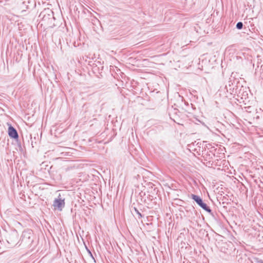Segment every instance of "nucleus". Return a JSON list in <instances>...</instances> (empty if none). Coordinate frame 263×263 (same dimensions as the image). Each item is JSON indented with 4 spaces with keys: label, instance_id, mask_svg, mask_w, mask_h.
<instances>
[{
    "label": "nucleus",
    "instance_id": "nucleus-1",
    "mask_svg": "<svg viewBox=\"0 0 263 263\" xmlns=\"http://www.w3.org/2000/svg\"><path fill=\"white\" fill-rule=\"evenodd\" d=\"M40 17L42 18V22L48 27L53 28L55 26L54 23L55 17L54 16L53 12L49 9H45L40 14Z\"/></svg>",
    "mask_w": 263,
    "mask_h": 263
},
{
    "label": "nucleus",
    "instance_id": "nucleus-2",
    "mask_svg": "<svg viewBox=\"0 0 263 263\" xmlns=\"http://www.w3.org/2000/svg\"><path fill=\"white\" fill-rule=\"evenodd\" d=\"M20 241V245L22 244L24 246L31 247L34 241L33 231L30 229L24 231L21 237Z\"/></svg>",
    "mask_w": 263,
    "mask_h": 263
},
{
    "label": "nucleus",
    "instance_id": "nucleus-3",
    "mask_svg": "<svg viewBox=\"0 0 263 263\" xmlns=\"http://www.w3.org/2000/svg\"><path fill=\"white\" fill-rule=\"evenodd\" d=\"M18 239V234L17 231L14 229L8 233L6 236V240L11 246H14Z\"/></svg>",
    "mask_w": 263,
    "mask_h": 263
},
{
    "label": "nucleus",
    "instance_id": "nucleus-4",
    "mask_svg": "<svg viewBox=\"0 0 263 263\" xmlns=\"http://www.w3.org/2000/svg\"><path fill=\"white\" fill-rule=\"evenodd\" d=\"M35 6V0H23L20 7L22 11H25L27 9H32Z\"/></svg>",
    "mask_w": 263,
    "mask_h": 263
},
{
    "label": "nucleus",
    "instance_id": "nucleus-5",
    "mask_svg": "<svg viewBox=\"0 0 263 263\" xmlns=\"http://www.w3.org/2000/svg\"><path fill=\"white\" fill-rule=\"evenodd\" d=\"M236 87L234 78H230L228 84L225 86L227 92H229L231 94H233L235 92V89Z\"/></svg>",
    "mask_w": 263,
    "mask_h": 263
},
{
    "label": "nucleus",
    "instance_id": "nucleus-6",
    "mask_svg": "<svg viewBox=\"0 0 263 263\" xmlns=\"http://www.w3.org/2000/svg\"><path fill=\"white\" fill-rule=\"evenodd\" d=\"M53 206L58 210L62 211L65 206V199L61 198L55 199L53 201Z\"/></svg>",
    "mask_w": 263,
    "mask_h": 263
},
{
    "label": "nucleus",
    "instance_id": "nucleus-7",
    "mask_svg": "<svg viewBox=\"0 0 263 263\" xmlns=\"http://www.w3.org/2000/svg\"><path fill=\"white\" fill-rule=\"evenodd\" d=\"M9 136L13 139H17L18 138V135L16 129L13 127L11 124L9 125L8 130Z\"/></svg>",
    "mask_w": 263,
    "mask_h": 263
},
{
    "label": "nucleus",
    "instance_id": "nucleus-8",
    "mask_svg": "<svg viewBox=\"0 0 263 263\" xmlns=\"http://www.w3.org/2000/svg\"><path fill=\"white\" fill-rule=\"evenodd\" d=\"M191 198L194 200L200 207L204 202L202 199L198 195L191 194Z\"/></svg>",
    "mask_w": 263,
    "mask_h": 263
},
{
    "label": "nucleus",
    "instance_id": "nucleus-9",
    "mask_svg": "<svg viewBox=\"0 0 263 263\" xmlns=\"http://www.w3.org/2000/svg\"><path fill=\"white\" fill-rule=\"evenodd\" d=\"M200 208H202L203 210H205V211H206L209 214L211 215L213 214L211 209L209 206H208V205L205 202H203L202 203V204L200 206Z\"/></svg>",
    "mask_w": 263,
    "mask_h": 263
},
{
    "label": "nucleus",
    "instance_id": "nucleus-10",
    "mask_svg": "<svg viewBox=\"0 0 263 263\" xmlns=\"http://www.w3.org/2000/svg\"><path fill=\"white\" fill-rule=\"evenodd\" d=\"M132 208L133 210H134L135 212L138 215V218L139 219H140L143 217V215L141 214V213L140 212V211L137 209L136 207H133V206H132Z\"/></svg>",
    "mask_w": 263,
    "mask_h": 263
},
{
    "label": "nucleus",
    "instance_id": "nucleus-11",
    "mask_svg": "<svg viewBox=\"0 0 263 263\" xmlns=\"http://www.w3.org/2000/svg\"><path fill=\"white\" fill-rule=\"evenodd\" d=\"M243 23L241 22H239L237 23L236 27L237 29L240 30L243 28Z\"/></svg>",
    "mask_w": 263,
    "mask_h": 263
},
{
    "label": "nucleus",
    "instance_id": "nucleus-12",
    "mask_svg": "<svg viewBox=\"0 0 263 263\" xmlns=\"http://www.w3.org/2000/svg\"><path fill=\"white\" fill-rule=\"evenodd\" d=\"M220 200H221L222 204H224V203L228 204V199L225 196H223L221 198H220Z\"/></svg>",
    "mask_w": 263,
    "mask_h": 263
},
{
    "label": "nucleus",
    "instance_id": "nucleus-13",
    "mask_svg": "<svg viewBox=\"0 0 263 263\" xmlns=\"http://www.w3.org/2000/svg\"><path fill=\"white\" fill-rule=\"evenodd\" d=\"M85 248H86V250L87 251V252H88V254L89 255V256L93 259L95 260V258L93 257V255H92V254L91 253V252L90 251V250L85 246Z\"/></svg>",
    "mask_w": 263,
    "mask_h": 263
},
{
    "label": "nucleus",
    "instance_id": "nucleus-14",
    "mask_svg": "<svg viewBox=\"0 0 263 263\" xmlns=\"http://www.w3.org/2000/svg\"><path fill=\"white\" fill-rule=\"evenodd\" d=\"M195 143H196V141L195 142V143H192V144H189V145H188V147H190V148H192V147H193V146H194V145H195Z\"/></svg>",
    "mask_w": 263,
    "mask_h": 263
},
{
    "label": "nucleus",
    "instance_id": "nucleus-15",
    "mask_svg": "<svg viewBox=\"0 0 263 263\" xmlns=\"http://www.w3.org/2000/svg\"><path fill=\"white\" fill-rule=\"evenodd\" d=\"M177 201L181 203V202H182L183 201L181 200H177Z\"/></svg>",
    "mask_w": 263,
    "mask_h": 263
},
{
    "label": "nucleus",
    "instance_id": "nucleus-16",
    "mask_svg": "<svg viewBox=\"0 0 263 263\" xmlns=\"http://www.w3.org/2000/svg\"><path fill=\"white\" fill-rule=\"evenodd\" d=\"M176 204H180V203H179V202H177V203Z\"/></svg>",
    "mask_w": 263,
    "mask_h": 263
},
{
    "label": "nucleus",
    "instance_id": "nucleus-17",
    "mask_svg": "<svg viewBox=\"0 0 263 263\" xmlns=\"http://www.w3.org/2000/svg\"><path fill=\"white\" fill-rule=\"evenodd\" d=\"M261 263H263V262H262Z\"/></svg>",
    "mask_w": 263,
    "mask_h": 263
}]
</instances>
